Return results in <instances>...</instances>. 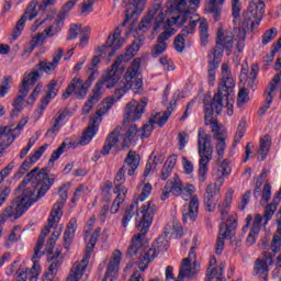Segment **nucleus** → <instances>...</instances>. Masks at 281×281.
Wrapping results in <instances>:
<instances>
[{
  "label": "nucleus",
  "mask_w": 281,
  "mask_h": 281,
  "mask_svg": "<svg viewBox=\"0 0 281 281\" xmlns=\"http://www.w3.org/2000/svg\"><path fill=\"white\" fill-rule=\"evenodd\" d=\"M234 87H236V82L232 78L229 65L222 64V79L217 88V93L215 94V100L218 101L221 98L224 100H234Z\"/></svg>",
  "instance_id": "obj_14"
},
{
  "label": "nucleus",
  "mask_w": 281,
  "mask_h": 281,
  "mask_svg": "<svg viewBox=\"0 0 281 281\" xmlns=\"http://www.w3.org/2000/svg\"><path fill=\"white\" fill-rule=\"evenodd\" d=\"M83 33L82 25L80 24H72L70 25L68 30V36L66 37L67 41H74L75 38H78V36Z\"/></svg>",
  "instance_id": "obj_52"
},
{
  "label": "nucleus",
  "mask_w": 281,
  "mask_h": 281,
  "mask_svg": "<svg viewBox=\"0 0 281 281\" xmlns=\"http://www.w3.org/2000/svg\"><path fill=\"white\" fill-rule=\"evenodd\" d=\"M151 192H153V186L150 183H146L143 187L140 194L134 201H137V204L144 203V200L147 199L148 196H150Z\"/></svg>",
  "instance_id": "obj_54"
},
{
  "label": "nucleus",
  "mask_w": 281,
  "mask_h": 281,
  "mask_svg": "<svg viewBox=\"0 0 281 281\" xmlns=\"http://www.w3.org/2000/svg\"><path fill=\"white\" fill-rule=\"evenodd\" d=\"M232 10L233 23L235 25L233 30V38L234 41H237L236 47L238 52H243V49H245L247 30L254 32V30L260 25L262 16H265V3L251 2L240 16V0H232Z\"/></svg>",
  "instance_id": "obj_4"
},
{
  "label": "nucleus",
  "mask_w": 281,
  "mask_h": 281,
  "mask_svg": "<svg viewBox=\"0 0 281 281\" xmlns=\"http://www.w3.org/2000/svg\"><path fill=\"white\" fill-rule=\"evenodd\" d=\"M16 162H14V160H12L7 167H4L1 171H0V183H3V181H5L7 177H10V173L12 172V170H14V166Z\"/></svg>",
  "instance_id": "obj_59"
},
{
  "label": "nucleus",
  "mask_w": 281,
  "mask_h": 281,
  "mask_svg": "<svg viewBox=\"0 0 281 281\" xmlns=\"http://www.w3.org/2000/svg\"><path fill=\"white\" fill-rule=\"evenodd\" d=\"M56 34L53 30V26L44 30V33H37L32 37L30 44L34 47H38V45H43L45 43V36H54Z\"/></svg>",
  "instance_id": "obj_42"
},
{
  "label": "nucleus",
  "mask_w": 281,
  "mask_h": 281,
  "mask_svg": "<svg viewBox=\"0 0 281 281\" xmlns=\"http://www.w3.org/2000/svg\"><path fill=\"white\" fill-rule=\"evenodd\" d=\"M234 47V35L229 32H225L223 27L217 31L216 47L213 50V55H210L207 65V80L210 87H214L216 82V70L221 65V56H223V49H226L227 56L232 54Z\"/></svg>",
  "instance_id": "obj_5"
},
{
  "label": "nucleus",
  "mask_w": 281,
  "mask_h": 281,
  "mask_svg": "<svg viewBox=\"0 0 281 281\" xmlns=\"http://www.w3.org/2000/svg\"><path fill=\"white\" fill-rule=\"evenodd\" d=\"M218 172V178L217 179H223V183L225 182V179L232 175V161L225 159L222 161L221 166L217 169Z\"/></svg>",
  "instance_id": "obj_46"
},
{
  "label": "nucleus",
  "mask_w": 281,
  "mask_h": 281,
  "mask_svg": "<svg viewBox=\"0 0 281 281\" xmlns=\"http://www.w3.org/2000/svg\"><path fill=\"white\" fill-rule=\"evenodd\" d=\"M76 229H78V220L72 217L67 224L64 233V244L66 248L74 243V238H76Z\"/></svg>",
  "instance_id": "obj_28"
},
{
  "label": "nucleus",
  "mask_w": 281,
  "mask_h": 281,
  "mask_svg": "<svg viewBox=\"0 0 281 281\" xmlns=\"http://www.w3.org/2000/svg\"><path fill=\"white\" fill-rule=\"evenodd\" d=\"M214 139H216V153L218 157H223L225 155V148H227V143H225V139L227 138V132L225 130H222L221 132H217L216 134H213Z\"/></svg>",
  "instance_id": "obj_33"
},
{
  "label": "nucleus",
  "mask_w": 281,
  "mask_h": 281,
  "mask_svg": "<svg viewBox=\"0 0 281 281\" xmlns=\"http://www.w3.org/2000/svg\"><path fill=\"white\" fill-rule=\"evenodd\" d=\"M15 203L16 200H14L12 205L7 207L4 212L0 215V225H3V223H5L8 218H14V221H16V218L23 215V213H19V211H16Z\"/></svg>",
  "instance_id": "obj_37"
},
{
  "label": "nucleus",
  "mask_w": 281,
  "mask_h": 281,
  "mask_svg": "<svg viewBox=\"0 0 281 281\" xmlns=\"http://www.w3.org/2000/svg\"><path fill=\"white\" fill-rule=\"evenodd\" d=\"M89 91V88H87V85L82 79L75 77L68 87L66 88V91L63 93V99L67 100V98H70L72 93L77 95L80 100L87 95V92Z\"/></svg>",
  "instance_id": "obj_20"
},
{
  "label": "nucleus",
  "mask_w": 281,
  "mask_h": 281,
  "mask_svg": "<svg viewBox=\"0 0 281 281\" xmlns=\"http://www.w3.org/2000/svg\"><path fill=\"white\" fill-rule=\"evenodd\" d=\"M278 36V30L276 29H269L266 31L262 35V45H269L273 38Z\"/></svg>",
  "instance_id": "obj_55"
},
{
  "label": "nucleus",
  "mask_w": 281,
  "mask_h": 281,
  "mask_svg": "<svg viewBox=\"0 0 281 281\" xmlns=\"http://www.w3.org/2000/svg\"><path fill=\"white\" fill-rule=\"evenodd\" d=\"M63 54H65V50L63 48H59L54 55H53V61H48L47 59L41 60L35 67L43 74L52 75L54 71H56V68L58 67Z\"/></svg>",
  "instance_id": "obj_22"
},
{
  "label": "nucleus",
  "mask_w": 281,
  "mask_h": 281,
  "mask_svg": "<svg viewBox=\"0 0 281 281\" xmlns=\"http://www.w3.org/2000/svg\"><path fill=\"white\" fill-rule=\"evenodd\" d=\"M188 142H190V135H188V133L186 132H180L178 134L179 150H183V148H186V146L188 145Z\"/></svg>",
  "instance_id": "obj_62"
},
{
  "label": "nucleus",
  "mask_w": 281,
  "mask_h": 281,
  "mask_svg": "<svg viewBox=\"0 0 281 281\" xmlns=\"http://www.w3.org/2000/svg\"><path fill=\"white\" fill-rule=\"evenodd\" d=\"M198 155H199V181L205 183L207 179V171L210 170V162L214 155V146H212V136L205 133V130L198 131Z\"/></svg>",
  "instance_id": "obj_9"
},
{
  "label": "nucleus",
  "mask_w": 281,
  "mask_h": 281,
  "mask_svg": "<svg viewBox=\"0 0 281 281\" xmlns=\"http://www.w3.org/2000/svg\"><path fill=\"white\" fill-rule=\"evenodd\" d=\"M147 0H132L126 8V16H135V14H142L146 5Z\"/></svg>",
  "instance_id": "obj_34"
},
{
  "label": "nucleus",
  "mask_w": 281,
  "mask_h": 281,
  "mask_svg": "<svg viewBox=\"0 0 281 281\" xmlns=\"http://www.w3.org/2000/svg\"><path fill=\"white\" fill-rule=\"evenodd\" d=\"M36 5H38V2L32 1L24 12V14L21 16V19L18 21L15 29L13 31V40L16 41L21 36V32H23L25 27V22L33 21V19H36L38 16V11L36 10Z\"/></svg>",
  "instance_id": "obj_17"
},
{
  "label": "nucleus",
  "mask_w": 281,
  "mask_h": 281,
  "mask_svg": "<svg viewBox=\"0 0 281 281\" xmlns=\"http://www.w3.org/2000/svg\"><path fill=\"white\" fill-rule=\"evenodd\" d=\"M54 186V178H49L47 169L38 171V167L31 170L22 180L20 186L15 189V210L19 214H23L25 210L32 206V203L43 199L49 191V188Z\"/></svg>",
  "instance_id": "obj_3"
},
{
  "label": "nucleus",
  "mask_w": 281,
  "mask_h": 281,
  "mask_svg": "<svg viewBox=\"0 0 281 281\" xmlns=\"http://www.w3.org/2000/svg\"><path fill=\"white\" fill-rule=\"evenodd\" d=\"M194 258H196L194 247H191L188 258L182 259L176 281H183L184 278H190V276H192V260H194Z\"/></svg>",
  "instance_id": "obj_25"
},
{
  "label": "nucleus",
  "mask_w": 281,
  "mask_h": 281,
  "mask_svg": "<svg viewBox=\"0 0 281 281\" xmlns=\"http://www.w3.org/2000/svg\"><path fill=\"white\" fill-rule=\"evenodd\" d=\"M137 52H139V45L132 44L126 49L124 55H120L115 59V61L111 66V69H109L102 76L101 80L95 83L92 90V94L83 105V113H91L93 104H98V102L102 100L104 89L115 88L114 95L105 98L102 104L99 106V110L90 119V124L83 132L81 139L79 140V144L81 146H87V144H89L91 139L95 137V134L98 133V127L102 123V116L111 111V106L115 104V100H121L123 95H126L128 89H133V91H139V89L144 87V82L142 81V74L139 72V67H142V59L139 58H136L132 61L131 66L125 72L124 81H120V78H122V70H120V66L123 63H128V60L134 58Z\"/></svg>",
  "instance_id": "obj_1"
},
{
  "label": "nucleus",
  "mask_w": 281,
  "mask_h": 281,
  "mask_svg": "<svg viewBox=\"0 0 281 281\" xmlns=\"http://www.w3.org/2000/svg\"><path fill=\"white\" fill-rule=\"evenodd\" d=\"M14 135H12V130H8V127L0 128V157H3V153L5 149L14 143Z\"/></svg>",
  "instance_id": "obj_26"
},
{
  "label": "nucleus",
  "mask_w": 281,
  "mask_h": 281,
  "mask_svg": "<svg viewBox=\"0 0 281 281\" xmlns=\"http://www.w3.org/2000/svg\"><path fill=\"white\" fill-rule=\"evenodd\" d=\"M170 194H173V196H181V179L178 175H175L172 179L166 182L160 195L161 201L169 199Z\"/></svg>",
  "instance_id": "obj_23"
},
{
  "label": "nucleus",
  "mask_w": 281,
  "mask_h": 281,
  "mask_svg": "<svg viewBox=\"0 0 281 281\" xmlns=\"http://www.w3.org/2000/svg\"><path fill=\"white\" fill-rule=\"evenodd\" d=\"M179 95H180L179 91L172 94V99L169 102V106L167 108V111H165L162 115L160 114V116L158 117V121H157L158 126H164L166 122H168V120L170 119V115H172V112L175 111V106H177Z\"/></svg>",
  "instance_id": "obj_29"
},
{
  "label": "nucleus",
  "mask_w": 281,
  "mask_h": 281,
  "mask_svg": "<svg viewBox=\"0 0 281 281\" xmlns=\"http://www.w3.org/2000/svg\"><path fill=\"white\" fill-rule=\"evenodd\" d=\"M45 91V98L47 100H54V98L58 95V91H60V86H58V81L56 79L50 80L49 83L46 85Z\"/></svg>",
  "instance_id": "obj_45"
},
{
  "label": "nucleus",
  "mask_w": 281,
  "mask_h": 281,
  "mask_svg": "<svg viewBox=\"0 0 281 281\" xmlns=\"http://www.w3.org/2000/svg\"><path fill=\"white\" fill-rule=\"evenodd\" d=\"M187 21H189V25L184 26L180 34L177 35V37L173 41V45H175V49L177 52H183V49H186V36H189V34H194V31L196 30V25H199V30H200V41H201V45L202 47H205V45H207L209 43V38H210V26L207 25V20L205 19H188Z\"/></svg>",
  "instance_id": "obj_11"
},
{
  "label": "nucleus",
  "mask_w": 281,
  "mask_h": 281,
  "mask_svg": "<svg viewBox=\"0 0 281 281\" xmlns=\"http://www.w3.org/2000/svg\"><path fill=\"white\" fill-rule=\"evenodd\" d=\"M94 247H95V243L90 240L87 245V248H86L87 252L85 254L83 258L80 261H76L75 265H82V262H85V260H86V269H87V267H89L91 251H93Z\"/></svg>",
  "instance_id": "obj_53"
},
{
  "label": "nucleus",
  "mask_w": 281,
  "mask_h": 281,
  "mask_svg": "<svg viewBox=\"0 0 281 281\" xmlns=\"http://www.w3.org/2000/svg\"><path fill=\"white\" fill-rule=\"evenodd\" d=\"M278 220V229L274 233L273 237H272V243H271V249L274 254H278V251H280L281 248V207L279 209V213L277 214Z\"/></svg>",
  "instance_id": "obj_36"
},
{
  "label": "nucleus",
  "mask_w": 281,
  "mask_h": 281,
  "mask_svg": "<svg viewBox=\"0 0 281 281\" xmlns=\"http://www.w3.org/2000/svg\"><path fill=\"white\" fill-rule=\"evenodd\" d=\"M137 168H139V155L133 150H130L125 158V166H123L115 176V186L116 183H124V181H126V170L127 175L133 177Z\"/></svg>",
  "instance_id": "obj_15"
},
{
  "label": "nucleus",
  "mask_w": 281,
  "mask_h": 281,
  "mask_svg": "<svg viewBox=\"0 0 281 281\" xmlns=\"http://www.w3.org/2000/svg\"><path fill=\"white\" fill-rule=\"evenodd\" d=\"M249 102V91L247 88H240L237 95V104L240 106L241 104H247Z\"/></svg>",
  "instance_id": "obj_56"
},
{
  "label": "nucleus",
  "mask_w": 281,
  "mask_h": 281,
  "mask_svg": "<svg viewBox=\"0 0 281 281\" xmlns=\"http://www.w3.org/2000/svg\"><path fill=\"white\" fill-rule=\"evenodd\" d=\"M29 93H30V89L20 88V90L18 92V97L15 98V100L12 103L13 106L18 108V109H23V100H25V98L27 97Z\"/></svg>",
  "instance_id": "obj_50"
},
{
  "label": "nucleus",
  "mask_w": 281,
  "mask_h": 281,
  "mask_svg": "<svg viewBox=\"0 0 281 281\" xmlns=\"http://www.w3.org/2000/svg\"><path fill=\"white\" fill-rule=\"evenodd\" d=\"M87 74H88V79L83 83L89 89V87L93 85V81L95 80V78H98V74H99L98 68H88Z\"/></svg>",
  "instance_id": "obj_60"
},
{
  "label": "nucleus",
  "mask_w": 281,
  "mask_h": 281,
  "mask_svg": "<svg viewBox=\"0 0 281 281\" xmlns=\"http://www.w3.org/2000/svg\"><path fill=\"white\" fill-rule=\"evenodd\" d=\"M160 65L166 69V71H175V64L170 59H168V56H162L159 58Z\"/></svg>",
  "instance_id": "obj_64"
},
{
  "label": "nucleus",
  "mask_w": 281,
  "mask_h": 281,
  "mask_svg": "<svg viewBox=\"0 0 281 281\" xmlns=\"http://www.w3.org/2000/svg\"><path fill=\"white\" fill-rule=\"evenodd\" d=\"M188 0H169L166 4V8L171 10V12H177V14H180L181 12H191L192 19H194L196 15H194V8H187Z\"/></svg>",
  "instance_id": "obj_27"
},
{
  "label": "nucleus",
  "mask_w": 281,
  "mask_h": 281,
  "mask_svg": "<svg viewBox=\"0 0 281 281\" xmlns=\"http://www.w3.org/2000/svg\"><path fill=\"white\" fill-rule=\"evenodd\" d=\"M70 186L71 184L69 183H64L61 188H59L58 194L60 200L53 205V210L50 211V215L48 217V225L42 229L38 236L37 244L34 248V259L41 258V249H43V245H45V238L47 237V234L52 232V227H56V224L60 222L63 216V207H65V203H67V199H69L68 192Z\"/></svg>",
  "instance_id": "obj_6"
},
{
  "label": "nucleus",
  "mask_w": 281,
  "mask_h": 281,
  "mask_svg": "<svg viewBox=\"0 0 281 281\" xmlns=\"http://www.w3.org/2000/svg\"><path fill=\"white\" fill-rule=\"evenodd\" d=\"M146 109V101L137 102V101H131L126 104L125 108V117L123 120V123L126 124L127 122H137V120L142 119V115H144V110Z\"/></svg>",
  "instance_id": "obj_19"
},
{
  "label": "nucleus",
  "mask_w": 281,
  "mask_h": 281,
  "mask_svg": "<svg viewBox=\"0 0 281 281\" xmlns=\"http://www.w3.org/2000/svg\"><path fill=\"white\" fill-rule=\"evenodd\" d=\"M65 148H67V143L63 142L61 145L53 151L49 160H48V166L52 167L54 166L55 161H58V159H60V155H63V153H65Z\"/></svg>",
  "instance_id": "obj_51"
},
{
  "label": "nucleus",
  "mask_w": 281,
  "mask_h": 281,
  "mask_svg": "<svg viewBox=\"0 0 281 281\" xmlns=\"http://www.w3.org/2000/svg\"><path fill=\"white\" fill-rule=\"evenodd\" d=\"M232 193H227L223 204H218V210L222 216V221H226L220 225V235L217 237L215 254L221 256L223 254V249H225V238L232 240V237L235 236L236 227H238V218L236 215H229L226 207L232 205ZM225 207V209H223Z\"/></svg>",
  "instance_id": "obj_7"
},
{
  "label": "nucleus",
  "mask_w": 281,
  "mask_h": 281,
  "mask_svg": "<svg viewBox=\"0 0 281 281\" xmlns=\"http://www.w3.org/2000/svg\"><path fill=\"white\" fill-rule=\"evenodd\" d=\"M121 34L122 32L120 31V27H116L114 33L109 35L106 43L102 46L97 47L98 54H106L109 49H112L113 44L115 43V41H117V38H120Z\"/></svg>",
  "instance_id": "obj_38"
},
{
  "label": "nucleus",
  "mask_w": 281,
  "mask_h": 281,
  "mask_svg": "<svg viewBox=\"0 0 281 281\" xmlns=\"http://www.w3.org/2000/svg\"><path fill=\"white\" fill-rule=\"evenodd\" d=\"M223 269H225V263H221L218 268H212L206 270V280L205 281H223Z\"/></svg>",
  "instance_id": "obj_44"
},
{
  "label": "nucleus",
  "mask_w": 281,
  "mask_h": 281,
  "mask_svg": "<svg viewBox=\"0 0 281 281\" xmlns=\"http://www.w3.org/2000/svg\"><path fill=\"white\" fill-rule=\"evenodd\" d=\"M10 82H12V77H4V80L0 86V98H5V95H8V92L10 91Z\"/></svg>",
  "instance_id": "obj_58"
},
{
  "label": "nucleus",
  "mask_w": 281,
  "mask_h": 281,
  "mask_svg": "<svg viewBox=\"0 0 281 281\" xmlns=\"http://www.w3.org/2000/svg\"><path fill=\"white\" fill-rule=\"evenodd\" d=\"M199 216V196L192 195L189 205H184L182 210V221L188 223V221H196Z\"/></svg>",
  "instance_id": "obj_24"
},
{
  "label": "nucleus",
  "mask_w": 281,
  "mask_h": 281,
  "mask_svg": "<svg viewBox=\"0 0 281 281\" xmlns=\"http://www.w3.org/2000/svg\"><path fill=\"white\" fill-rule=\"evenodd\" d=\"M168 12L172 14V10L167 8L166 10L161 9V3L155 2L149 10L147 11V14L142 19V21L138 24L139 32H148L150 27H153L154 32H157L159 27L164 24V21H166V16H168ZM177 12V11H173Z\"/></svg>",
  "instance_id": "obj_12"
},
{
  "label": "nucleus",
  "mask_w": 281,
  "mask_h": 281,
  "mask_svg": "<svg viewBox=\"0 0 281 281\" xmlns=\"http://www.w3.org/2000/svg\"><path fill=\"white\" fill-rule=\"evenodd\" d=\"M232 104H234V99L228 100L220 97V99L216 101V94L213 97V102H207V100L204 101V123L206 126H211L213 135H216V133H221V131H223L221 125H218V122L212 119L214 111L217 115H221L223 106H228L229 109Z\"/></svg>",
  "instance_id": "obj_13"
},
{
  "label": "nucleus",
  "mask_w": 281,
  "mask_h": 281,
  "mask_svg": "<svg viewBox=\"0 0 281 281\" xmlns=\"http://www.w3.org/2000/svg\"><path fill=\"white\" fill-rule=\"evenodd\" d=\"M140 214L142 221L138 224L140 232L132 239V245L128 247L130 256L137 254V251H142V248H137V245H142L144 236L148 234V229H150V225H153V220L155 218V214H157V204L153 201L146 202L140 206Z\"/></svg>",
  "instance_id": "obj_10"
},
{
  "label": "nucleus",
  "mask_w": 281,
  "mask_h": 281,
  "mask_svg": "<svg viewBox=\"0 0 281 281\" xmlns=\"http://www.w3.org/2000/svg\"><path fill=\"white\" fill-rule=\"evenodd\" d=\"M40 79L41 72L38 68L35 66V68H33L31 72L24 75L21 88L30 90V87H34V85H36V82H38Z\"/></svg>",
  "instance_id": "obj_31"
},
{
  "label": "nucleus",
  "mask_w": 281,
  "mask_h": 281,
  "mask_svg": "<svg viewBox=\"0 0 281 281\" xmlns=\"http://www.w3.org/2000/svg\"><path fill=\"white\" fill-rule=\"evenodd\" d=\"M122 203H124V196L116 195V199L114 200L110 209L111 214H117V212H120V205H122Z\"/></svg>",
  "instance_id": "obj_63"
},
{
  "label": "nucleus",
  "mask_w": 281,
  "mask_h": 281,
  "mask_svg": "<svg viewBox=\"0 0 281 281\" xmlns=\"http://www.w3.org/2000/svg\"><path fill=\"white\" fill-rule=\"evenodd\" d=\"M273 91H276V85L269 83L267 88V97L263 105L259 109L258 115L262 117L267 111H269V108L271 106V103L273 102Z\"/></svg>",
  "instance_id": "obj_39"
},
{
  "label": "nucleus",
  "mask_w": 281,
  "mask_h": 281,
  "mask_svg": "<svg viewBox=\"0 0 281 281\" xmlns=\"http://www.w3.org/2000/svg\"><path fill=\"white\" fill-rule=\"evenodd\" d=\"M271 149V136L266 134L262 138H260L259 142V161H265L267 159V155L269 154V150Z\"/></svg>",
  "instance_id": "obj_35"
},
{
  "label": "nucleus",
  "mask_w": 281,
  "mask_h": 281,
  "mask_svg": "<svg viewBox=\"0 0 281 281\" xmlns=\"http://www.w3.org/2000/svg\"><path fill=\"white\" fill-rule=\"evenodd\" d=\"M276 210H278V200L274 202H271L268 206H266L265 213H263V225H267L272 218L273 214H276Z\"/></svg>",
  "instance_id": "obj_48"
},
{
  "label": "nucleus",
  "mask_w": 281,
  "mask_h": 281,
  "mask_svg": "<svg viewBox=\"0 0 281 281\" xmlns=\"http://www.w3.org/2000/svg\"><path fill=\"white\" fill-rule=\"evenodd\" d=\"M188 19H192V12L190 11H184L180 14L172 15L171 18L167 19L162 26L165 32L158 35L157 44L151 49L153 58L161 56V54L168 49V41H170V38L177 34V30H175L172 25H183V23H188Z\"/></svg>",
  "instance_id": "obj_8"
},
{
  "label": "nucleus",
  "mask_w": 281,
  "mask_h": 281,
  "mask_svg": "<svg viewBox=\"0 0 281 281\" xmlns=\"http://www.w3.org/2000/svg\"><path fill=\"white\" fill-rule=\"evenodd\" d=\"M54 186V178H49L47 169L38 171V167L31 170L22 180L20 186L15 189V210L19 214H23L25 210L32 206V203L43 199L49 191V188Z\"/></svg>",
  "instance_id": "obj_2"
},
{
  "label": "nucleus",
  "mask_w": 281,
  "mask_h": 281,
  "mask_svg": "<svg viewBox=\"0 0 281 281\" xmlns=\"http://www.w3.org/2000/svg\"><path fill=\"white\" fill-rule=\"evenodd\" d=\"M168 247H170V244L168 243V239L166 237L161 236L154 241L153 247L146 249H154L156 250L155 258H157V254H161L164 251H168Z\"/></svg>",
  "instance_id": "obj_43"
},
{
  "label": "nucleus",
  "mask_w": 281,
  "mask_h": 281,
  "mask_svg": "<svg viewBox=\"0 0 281 281\" xmlns=\"http://www.w3.org/2000/svg\"><path fill=\"white\" fill-rule=\"evenodd\" d=\"M119 142H120V131L114 130L112 133L108 135L101 153L103 155H109V153H111V148H113V146H116Z\"/></svg>",
  "instance_id": "obj_32"
},
{
  "label": "nucleus",
  "mask_w": 281,
  "mask_h": 281,
  "mask_svg": "<svg viewBox=\"0 0 281 281\" xmlns=\"http://www.w3.org/2000/svg\"><path fill=\"white\" fill-rule=\"evenodd\" d=\"M94 3H95V0H83V2L80 4L81 14L87 16V14H90V12H93Z\"/></svg>",
  "instance_id": "obj_57"
},
{
  "label": "nucleus",
  "mask_w": 281,
  "mask_h": 281,
  "mask_svg": "<svg viewBox=\"0 0 281 281\" xmlns=\"http://www.w3.org/2000/svg\"><path fill=\"white\" fill-rule=\"evenodd\" d=\"M135 207L137 212V201H133L132 204L125 209L123 213V218H122V227L126 229L128 227V223L133 220V216H135Z\"/></svg>",
  "instance_id": "obj_41"
},
{
  "label": "nucleus",
  "mask_w": 281,
  "mask_h": 281,
  "mask_svg": "<svg viewBox=\"0 0 281 281\" xmlns=\"http://www.w3.org/2000/svg\"><path fill=\"white\" fill-rule=\"evenodd\" d=\"M120 262H122V251L116 249L112 252V257L102 281H115V278L120 271Z\"/></svg>",
  "instance_id": "obj_21"
},
{
  "label": "nucleus",
  "mask_w": 281,
  "mask_h": 281,
  "mask_svg": "<svg viewBox=\"0 0 281 281\" xmlns=\"http://www.w3.org/2000/svg\"><path fill=\"white\" fill-rule=\"evenodd\" d=\"M139 251L134 252L133 255L128 254V248H127V257L133 258V256H138L140 258V262L138 263V269L139 271H146L148 269V265L155 260V249H146V245H143L140 240V245L136 246V249H139Z\"/></svg>",
  "instance_id": "obj_18"
},
{
  "label": "nucleus",
  "mask_w": 281,
  "mask_h": 281,
  "mask_svg": "<svg viewBox=\"0 0 281 281\" xmlns=\"http://www.w3.org/2000/svg\"><path fill=\"white\" fill-rule=\"evenodd\" d=\"M135 137H142V130L137 128V125L133 124L127 130L126 136L123 139V148H128V146H131V142H133Z\"/></svg>",
  "instance_id": "obj_40"
},
{
  "label": "nucleus",
  "mask_w": 281,
  "mask_h": 281,
  "mask_svg": "<svg viewBox=\"0 0 281 281\" xmlns=\"http://www.w3.org/2000/svg\"><path fill=\"white\" fill-rule=\"evenodd\" d=\"M250 199H251V190H248L241 195L240 202L237 206L240 212H243V210H245L247 205H249Z\"/></svg>",
  "instance_id": "obj_61"
},
{
  "label": "nucleus",
  "mask_w": 281,
  "mask_h": 281,
  "mask_svg": "<svg viewBox=\"0 0 281 281\" xmlns=\"http://www.w3.org/2000/svg\"><path fill=\"white\" fill-rule=\"evenodd\" d=\"M159 116L160 114H158L154 119H150L149 122L142 127L140 137H150V133H153L154 124H157V122H159Z\"/></svg>",
  "instance_id": "obj_49"
},
{
  "label": "nucleus",
  "mask_w": 281,
  "mask_h": 281,
  "mask_svg": "<svg viewBox=\"0 0 281 281\" xmlns=\"http://www.w3.org/2000/svg\"><path fill=\"white\" fill-rule=\"evenodd\" d=\"M85 271H87V259L82 261V263H74L70 269V273L66 281H80L82 276H85Z\"/></svg>",
  "instance_id": "obj_30"
},
{
  "label": "nucleus",
  "mask_w": 281,
  "mask_h": 281,
  "mask_svg": "<svg viewBox=\"0 0 281 281\" xmlns=\"http://www.w3.org/2000/svg\"><path fill=\"white\" fill-rule=\"evenodd\" d=\"M78 1L80 0H69L68 2H66L57 15L58 21H65V19H67V16L69 15V12L74 10Z\"/></svg>",
  "instance_id": "obj_47"
},
{
  "label": "nucleus",
  "mask_w": 281,
  "mask_h": 281,
  "mask_svg": "<svg viewBox=\"0 0 281 281\" xmlns=\"http://www.w3.org/2000/svg\"><path fill=\"white\" fill-rule=\"evenodd\" d=\"M223 186V178H217L215 183L207 184L204 193V207L206 212H214L216 203L221 199V187Z\"/></svg>",
  "instance_id": "obj_16"
}]
</instances>
